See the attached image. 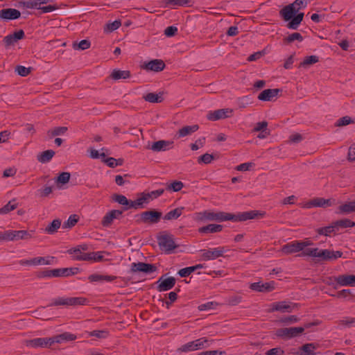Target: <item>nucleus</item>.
I'll return each instance as SVG.
<instances>
[{
    "instance_id": "obj_52",
    "label": "nucleus",
    "mask_w": 355,
    "mask_h": 355,
    "mask_svg": "<svg viewBox=\"0 0 355 355\" xmlns=\"http://www.w3.org/2000/svg\"><path fill=\"white\" fill-rule=\"evenodd\" d=\"M15 71L18 75L25 77L31 73V67H26L21 65H18L15 68Z\"/></svg>"
},
{
    "instance_id": "obj_46",
    "label": "nucleus",
    "mask_w": 355,
    "mask_h": 355,
    "mask_svg": "<svg viewBox=\"0 0 355 355\" xmlns=\"http://www.w3.org/2000/svg\"><path fill=\"white\" fill-rule=\"evenodd\" d=\"M295 40L302 42L303 40L302 35L300 33H293L284 38V42L288 44L291 43Z\"/></svg>"
},
{
    "instance_id": "obj_33",
    "label": "nucleus",
    "mask_w": 355,
    "mask_h": 355,
    "mask_svg": "<svg viewBox=\"0 0 355 355\" xmlns=\"http://www.w3.org/2000/svg\"><path fill=\"white\" fill-rule=\"evenodd\" d=\"M355 205L353 200L343 204L338 207V213L341 214H348L352 212H355Z\"/></svg>"
},
{
    "instance_id": "obj_9",
    "label": "nucleus",
    "mask_w": 355,
    "mask_h": 355,
    "mask_svg": "<svg viewBox=\"0 0 355 355\" xmlns=\"http://www.w3.org/2000/svg\"><path fill=\"white\" fill-rule=\"evenodd\" d=\"M158 244L160 248L166 253H170L177 248L173 238L170 234H163L158 237Z\"/></svg>"
},
{
    "instance_id": "obj_41",
    "label": "nucleus",
    "mask_w": 355,
    "mask_h": 355,
    "mask_svg": "<svg viewBox=\"0 0 355 355\" xmlns=\"http://www.w3.org/2000/svg\"><path fill=\"white\" fill-rule=\"evenodd\" d=\"M319 62V58L317 55H309L304 58V60L300 64L299 67L306 68L310 65Z\"/></svg>"
},
{
    "instance_id": "obj_49",
    "label": "nucleus",
    "mask_w": 355,
    "mask_h": 355,
    "mask_svg": "<svg viewBox=\"0 0 355 355\" xmlns=\"http://www.w3.org/2000/svg\"><path fill=\"white\" fill-rule=\"evenodd\" d=\"M89 336L98 338H105L109 336V332L106 330H94L89 332Z\"/></svg>"
},
{
    "instance_id": "obj_56",
    "label": "nucleus",
    "mask_w": 355,
    "mask_h": 355,
    "mask_svg": "<svg viewBox=\"0 0 355 355\" xmlns=\"http://www.w3.org/2000/svg\"><path fill=\"white\" fill-rule=\"evenodd\" d=\"M31 259L32 266H38V265H49L50 264L49 261H46L44 257H37Z\"/></svg>"
},
{
    "instance_id": "obj_50",
    "label": "nucleus",
    "mask_w": 355,
    "mask_h": 355,
    "mask_svg": "<svg viewBox=\"0 0 355 355\" xmlns=\"http://www.w3.org/2000/svg\"><path fill=\"white\" fill-rule=\"evenodd\" d=\"M70 177H71V175L69 173L62 172L57 178L56 182L60 183L62 184H66L69 181Z\"/></svg>"
},
{
    "instance_id": "obj_4",
    "label": "nucleus",
    "mask_w": 355,
    "mask_h": 355,
    "mask_svg": "<svg viewBox=\"0 0 355 355\" xmlns=\"http://www.w3.org/2000/svg\"><path fill=\"white\" fill-rule=\"evenodd\" d=\"M88 300L83 297H59L51 300L48 306H76L79 305H85Z\"/></svg>"
},
{
    "instance_id": "obj_36",
    "label": "nucleus",
    "mask_w": 355,
    "mask_h": 355,
    "mask_svg": "<svg viewBox=\"0 0 355 355\" xmlns=\"http://www.w3.org/2000/svg\"><path fill=\"white\" fill-rule=\"evenodd\" d=\"M214 340H209L207 338L202 337L193 340L196 350L209 347Z\"/></svg>"
},
{
    "instance_id": "obj_38",
    "label": "nucleus",
    "mask_w": 355,
    "mask_h": 355,
    "mask_svg": "<svg viewBox=\"0 0 355 355\" xmlns=\"http://www.w3.org/2000/svg\"><path fill=\"white\" fill-rule=\"evenodd\" d=\"M183 209L184 207H178L174 209L165 214L164 219L166 220L177 219L182 215Z\"/></svg>"
},
{
    "instance_id": "obj_62",
    "label": "nucleus",
    "mask_w": 355,
    "mask_h": 355,
    "mask_svg": "<svg viewBox=\"0 0 355 355\" xmlns=\"http://www.w3.org/2000/svg\"><path fill=\"white\" fill-rule=\"evenodd\" d=\"M267 126H268V123L266 121L259 122L255 125V126L253 129V131L254 132H259V131L263 132L266 130Z\"/></svg>"
},
{
    "instance_id": "obj_60",
    "label": "nucleus",
    "mask_w": 355,
    "mask_h": 355,
    "mask_svg": "<svg viewBox=\"0 0 355 355\" xmlns=\"http://www.w3.org/2000/svg\"><path fill=\"white\" fill-rule=\"evenodd\" d=\"M242 300V297L240 295H232L228 297L227 302L229 305L236 306L239 304Z\"/></svg>"
},
{
    "instance_id": "obj_26",
    "label": "nucleus",
    "mask_w": 355,
    "mask_h": 355,
    "mask_svg": "<svg viewBox=\"0 0 355 355\" xmlns=\"http://www.w3.org/2000/svg\"><path fill=\"white\" fill-rule=\"evenodd\" d=\"M151 198V195L142 193L141 196L135 200H131V208L139 209L142 208L144 204H148Z\"/></svg>"
},
{
    "instance_id": "obj_5",
    "label": "nucleus",
    "mask_w": 355,
    "mask_h": 355,
    "mask_svg": "<svg viewBox=\"0 0 355 355\" xmlns=\"http://www.w3.org/2000/svg\"><path fill=\"white\" fill-rule=\"evenodd\" d=\"M49 1L51 0H25L21 4L26 8L37 9L41 10V13H48L58 8L56 4L44 6Z\"/></svg>"
},
{
    "instance_id": "obj_34",
    "label": "nucleus",
    "mask_w": 355,
    "mask_h": 355,
    "mask_svg": "<svg viewBox=\"0 0 355 355\" xmlns=\"http://www.w3.org/2000/svg\"><path fill=\"white\" fill-rule=\"evenodd\" d=\"M110 77L114 80L126 79L130 77V72L128 70L114 69Z\"/></svg>"
},
{
    "instance_id": "obj_64",
    "label": "nucleus",
    "mask_w": 355,
    "mask_h": 355,
    "mask_svg": "<svg viewBox=\"0 0 355 355\" xmlns=\"http://www.w3.org/2000/svg\"><path fill=\"white\" fill-rule=\"evenodd\" d=\"M284 352L281 348H272L269 349L267 352V355H284Z\"/></svg>"
},
{
    "instance_id": "obj_20",
    "label": "nucleus",
    "mask_w": 355,
    "mask_h": 355,
    "mask_svg": "<svg viewBox=\"0 0 355 355\" xmlns=\"http://www.w3.org/2000/svg\"><path fill=\"white\" fill-rule=\"evenodd\" d=\"M166 65L163 60L159 59H155L147 62L144 65V69L147 71H153L155 72H159L164 70Z\"/></svg>"
},
{
    "instance_id": "obj_24",
    "label": "nucleus",
    "mask_w": 355,
    "mask_h": 355,
    "mask_svg": "<svg viewBox=\"0 0 355 355\" xmlns=\"http://www.w3.org/2000/svg\"><path fill=\"white\" fill-rule=\"evenodd\" d=\"M232 110H230L228 109H220L215 110L214 112H210L207 114V119L210 121H217L222 119H225L228 117L227 114L229 112H232Z\"/></svg>"
},
{
    "instance_id": "obj_35",
    "label": "nucleus",
    "mask_w": 355,
    "mask_h": 355,
    "mask_svg": "<svg viewBox=\"0 0 355 355\" xmlns=\"http://www.w3.org/2000/svg\"><path fill=\"white\" fill-rule=\"evenodd\" d=\"M114 201L118 202L121 205L126 206L124 209L127 210L131 208V200L127 199V198L121 194H114L112 197Z\"/></svg>"
},
{
    "instance_id": "obj_2",
    "label": "nucleus",
    "mask_w": 355,
    "mask_h": 355,
    "mask_svg": "<svg viewBox=\"0 0 355 355\" xmlns=\"http://www.w3.org/2000/svg\"><path fill=\"white\" fill-rule=\"evenodd\" d=\"M307 5L306 0H295L293 3L284 6L280 11L279 15L288 21L287 28L292 30H297L303 20L304 13L300 12L295 15L298 10L304 8Z\"/></svg>"
},
{
    "instance_id": "obj_54",
    "label": "nucleus",
    "mask_w": 355,
    "mask_h": 355,
    "mask_svg": "<svg viewBox=\"0 0 355 355\" xmlns=\"http://www.w3.org/2000/svg\"><path fill=\"white\" fill-rule=\"evenodd\" d=\"M90 42L87 40H83L78 44H73V48L75 49L85 50L90 47Z\"/></svg>"
},
{
    "instance_id": "obj_53",
    "label": "nucleus",
    "mask_w": 355,
    "mask_h": 355,
    "mask_svg": "<svg viewBox=\"0 0 355 355\" xmlns=\"http://www.w3.org/2000/svg\"><path fill=\"white\" fill-rule=\"evenodd\" d=\"M69 271L67 268H55L53 269L52 274L55 275V277H69Z\"/></svg>"
},
{
    "instance_id": "obj_1",
    "label": "nucleus",
    "mask_w": 355,
    "mask_h": 355,
    "mask_svg": "<svg viewBox=\"0 0 355 355\" xmlns=\"http://www.w3.org/2000/svg\"><path fill=\"white\" fill-rule=\"evenodd\" d=\"M200 220H216L218 222L231 220L233 222H243L248 220L261 218L265 215L264 212L257 210H251L239 212L236 214L223 211L214 212L209 210L198 214Z\"/></svg>"
},
{
    "instance_id": "obj_61",
    "label": "nucleus",
    "mask_w": 355,
    "mask_h": 355,
    "mask_svg": "<svg viewBox=\"0 0 355 355\" xmlns=\"http://www.w3.org/2000/svg\"><path fill=\"white\" fill-rule=\"evenodd\" d=\"M180 350L184 352L196 350L193 340L182 345L181 347L180 348Z\"/></svg>"
},
{
    "instance_id": "obj_21",
    "label": "nucleus",
    "mask_w": 355,
    "mask_h": 355,
    "mask_svg": "<svg viewBox=\"0 0 355 355\" xmlns=\"http://www.w3.org/2000/svg\"><path fill=\"white\" fill-rule=\"evenodd\" d=\"M101 252H93L89 253L83 252L80 257H77L78 261H101L103 260V257Z\"/></svg>"
},
{
    "instance_id": "obj_57",
    "label": "nucleus",
    "mask_w": 355,
    "mask_h": 355,
    "mask_svg": "<svg viewBox=\"0 0 355 355\" xmlns=\"http://www.w3.org/2000/svg\"><path fill=\"white\" fill-rule=\"evenodd\" d=\"M188 3L189 0H166V3L171 6H182Z\"/></svg>"
},
{
    "instance_id": "obj_47",
    "label": "nucleus",
    "mask_w": 355,
    "mask_h": 355,
    "mask_svg": "<svg viewBox=\"0 0 355 355\" xmlns=\"http://www.w3.org/2000/svg\"><path fill=\"white\" fill-rule=\"evenodd\" d=\"M214 159L213 155L205 153L198 158V162L199 164L203 163L205 164H210Z\"/></svg>"
},
{
    "instance_id": "obj_11",
    "label": "nucleus",
    "mask_w": 355,
    "mask_h": 355,
    "mask_svg": "<svg viewBox=\"0 0 355 355\" xmlns=\"http://www.w3.org/2000/svg\"><path fill=\"white\" fill-rule=\"evenodd\" d=\"M226 250L224 247H218L209 250H202L201 257L202 260H214L218 257H223Z\"/></svg>"
},
{
    "instance_id": "obj_7",
    "label": "nucleus",
    "mask_w": 355,
    "mask_h": 355,
    "mask_svg": "<svg viewBox=\"0 0 355 355\" xmlns=\"http://www.w3.org/2000/svg\"><path fill=\"white\" fill-rule=\"evenodd\" d=\"M304 331L302 327H293L278 329L275 335L283 339L288 340L301 335Z\"/></svg>"
},
{
    "instance_id": "obj_25",
    "label": "nucleus",
    "mask_w": 355,
    "mask_h": 355,
    "mask_svg": "<svg viewBox=\"0 0 355 355\" xmlns=\"http://www.w3.org/2000/svg\"><path fill=\"white\" fill-rule=\"evenodd\" d=\"M293 310L292 304H288L286 301L275 302L272 304L271 311H281L283 313H291Z\"/></svg>"
},
{
    "instance_id": "obj_17",
    "label": "nucleus",
    "mask_w": 355,
    "mask_h": 355,
    "mask_svg": "<svg viewBox=\"0 0 355 355\" xmlns=\"http://www.w3.org/2000/svg\"><path fill=\"white\" fill-rule=\"evenodd\" d=\"M281 92L279 89H267L262 91L258 96V99L262 101H273Z\"/></svg>"
},
{
    "instance_id": "obj_13",
    "label": "nucleus",
    "mask_w": 355,
    "mask_h": 355,
    "mask_svg": "<svg viewBox=\"0 0 355 355\" xmlns=\"http://www.w3.org/2000/svg\"><path fill=\"white\" fill-rule=\"evenodd\" d=\"M130 270L132 272H144L146 274L154 272L157 270V267L150 263L144 262L132 263Z\"/></svg>"
},
{
    "instance_id": "obj_15",
    "label": "nucleus",
    "mask_w": 355,
    "mask_h": 355,
    "mask_svg": "<svg viewBox=\"0 0 355 355\" xmlns=\"http://www.w3.org/2000/svg\"><path fill=\"white\" fill-rule=\"evenodd\" d=\"M275 285L273 281L266 283L259 282L251 284L250 288L257 292H270L275 289Z\"/></svg>"
},
{
    "instance_id": "obj_22",
    "label": "nucleus",
    "mask_w": 355,
    "mask_h": 355,
    "mask_svg": "<svg viewBox=\"0 0 355 355\" xmlns=\"http://www.w3.org/2000/svg\"><path fill=\"white\" fill-rule=\"evenodd\" d=\"M101 252H93L89 253L83 252L80 257H77L78 261H101L103 260V257Z\"/></svg>"
},
{
    "instance_id": "obj_19",
    "label": "nucleus",
    "mask_w": 355,
    "mask_h": 355,
    "mask_svg": "<svg viewBox=\"0 0 355 355\" xmlns=\"http://www.w3.org/2000/svg\"><path fill=\"white\" fill-rule=\"evenodd\" d=\"M335 282L341 286H355V275H342L335 277Z\"/></svg>"
},
{
    "instance_id": "obj_59",
    "label": "nucleus",
    "mask_w": 355,
    "mask_h": 355,
    "mask_svg": "<svg viewBox=\"0 0 355 355\" xmlns=\"http://www.w3.org/2000/svg\"><path fill=\"white\" fill-rule=\"evenodd\" d=\"M121 25V23L119 20H115L112 23H109L106 25V27L105 28V31H107L109 32H112L113 31H115L118 29Z\"/></svg>"
},
{
    "instance_id": "obj_10",
    "label": "nucleus",
    "mask_w": 355,
    "mask_h": 355,
    "mask_svg": "<svg viewBox=\"0 0 355 355\" xmlns=\"http://www.w3.org/2000/svg\"><path fill=\"white\" fill-rule=\"evenodd\" d=\"M53 344H54L53 342V338H33L31 340H27L25 341V345L27 347H33V348H37V347H49Z\"/></svg>"
},
{
    "instance_id": "obj_23",
    "label": "nucleus",
    "mask_w": 355,
    "mask_h": 355,
    "mask_svg": "<svg viewBox=\"0 0 355 355\" xmlns=\"http://www.w3.org/2000/svg\"><path fill=\"white\" fill-rule=\"evenodd\" d=\"M21 12L15 8H5L1 10V17L2 19L12 20L19 18Z\"/></svg>"
},
{
    "instance_id": "obj_48",
    "label": "nucleus",
    "mask_w": 355,
    "mask_h": 355,
    "mask_svg": "<svg viewBox=\"0 0 355 355\" xmlns=\"http://www.w3.org/2000/svg\"><path fill=\"white\" fill-rule=\"evenodd\" d=\"M355 121L352 119V118L349 116H345L340 118L336 123V126H344L349 125L350 123H353Z\"/></svg>"
},
{
    "instance_id": "obj_16",
    "label": "nucleus",
    "mask_w": 355,
    "mask_h": 355,
    "mask_svg": "<svg viewBox=\"0 0 355 355\" xmlns=\"http://www.w3.org/2000/svg\"><path fill=\"white\" fill-rule=\"evenodd\" d=\"M123 214L122 211L118 209H113L107 212L103 218L101 220V225L103 227H110L114 219L119 218Z\"/></svg>"
},
{
    "instance_id": "obj_42",
    "label": "nucleus",
    "mask_w": 355,
    "mask_h": 355,
    "mask_svg": "<svg viewBox=\"0 0 355 355\" xmlns=\"http://www.w3.org/2000/svg\"><path fill=\"white\" fill-rule=\"evenodd\" d=\"M60 225L61 220L60 219H55L45 228V232L48 234H53L58 231Z\"/></svg>"
},
{
    "instance_id": "obj_27",
    "label": "nucleus",
    "mask_w": 355,
    "mask_h": 355,
    "mask_svg": "<svg viewBox=\"0 0 355 355\" xmlns=\"http://www.w3.org/2000/svg\"><path fill=\"white\" fill-rule=\"evenodd\" d=\"M339 329L355 328V317L345 316L336 321Z\"/></svg>"
},
{
    "instance_id": "obj_40",
    "label": "nucleus",
    "mask_w": 355,
    "mask_h": 355,
    "mask_svg": "<svg viewBox=\"0 0 355 355\" xmlns=\"http://www.w3.org/2000/svg\"><path fill=\"white\" fill-rule=\"evenodd\" d=\"M18 206L15 199L10 200L6 205L0 209V214H6L15 209Z\"/></svg>"
},
{
    "instance_id": "obj_29",
    "label": "nucleus",
    "mask_w": 355,
    "mask_h": 355,
    "mask_svg": "<svg viewBox=\"0 0 355 355\" xmlns=\"http://www.w3.org/2000/svg\"><path fill=\"white\" fill-rule=\"evenodd\" d=\"M223 230V225L218 224H209L206 226L201 227L198 229L200 234H209L220 232Z\"/></svg>"
},
{
    "instance_id": "obj_58",
    "label": "nucleus",
    "mask_w": 355,
    "mask_h": 355,
    "mask_svg": "<svg viewBox=\"0 0 355 355\" xmlns=\"http://www.w3.org/2000/svg\"><path fill=\"white\" fill-rule=\"evenodd\" d=\"M193 272L194 268L189 266L180 269L178 273L181 277H186L189 276Z\"/></svg>"
},
{
    "instance_id": "obj_12",
    "label": "nucleus",
    "mask_w": 355,
    "mask_h": 355,
    "mask_svg": "<svg viewBox=\"0 0 355 355\" xmlns=\"http://www.w3.org/2000/svg\"><path fill=\"white\" fill-rule=\"evenodd\" d=\"M9 241L28 240L33 238L34 230H8Z\"/></svg>"
},
{
    "instance_id": "obj_28",
    "label": "nucleus",
    "mask_w": 355,
    "mask_h": 355,
    "mask_svg": "<svg viewBox=\"0 0 355 355\" xmlns=\"http://www.w3.org/2000/svg\"><path fill=\"white\" fill-rule=\"evenodd\" d=\"M172 144V141L159 140L154 142L152 144L150 149L155 152L165 151L170 148Z\"/></svg>"
},
{
    "instance_id": "obj_55",
    "label": "nucleus",
    "mask_w": 355,
    "mask_h": 355,
    "mask_svg": "<svg viewBox=\"0 0 355 355\" xmlns=\"http://www.w3.org/2000/svg\"><path fill=\"white\" fill-rule=\"evenodd\" d=\"M67 130V127H56L52 130H49L48 134L51 136H57L64 134Z\"/></svg>"
},
{
    "instance_id": "obj_45",
    "label": "nucleus",
    "mask_w": 355,
    "mask_h": 355,
    "mask_svg": "<svg viewBox=\"0 0 355 355\" xmlns=\"http://www.w3.org/2000/svg\"><path fill=\"white\" fill-rule=\"evenodd\" d=\"M78 219L79 218L76 214L71 215L68 220L64 223L63 228H71L77 223Z\"/></svg>"
},
{
    "instance_id": "obj_37",
    "label": "nucleus",
    "mask_w": 355,
    "mask_h": 355,
    "mask_svg": "<svg viewBox=\"0 0 355 355\" xmlns=\"http://www.w3.org/2000/svg\"><path fill=\"white\" fill-rule=\"evenodd\" d=\"M55 152L53 150H46L37 156V160L41 163H47L53 158Z\"/></svg>"
},
{
    "instance_id": "obj_3",
    "label": "nucleus",
    "mask_w": 355,
    "mask_h": 355,
    "mask_svg": "<svg viewBox=\"0 0 355 355\" xmlns=\"http://www.w3.org/2000/svg\"><path fill=\"white\" fill-rule=\"evenodd\" d=\"M343 252L341 251H334L328 249L320 250L318 248H307L304 250L299 257H311L315 259V261H331L336 260L341 257Z\"/></svg>"
},
{
    "instance_id": "obj_31",
    "label": "nucleus",
    "mask_w": 355,
    "mask_h": 355,
    "mask_svg": "<svg viewBox=\"0 0 355 355\" xmlns=\"http://www.w3.org/2000/svg\"><path fill=\"white\" fill-rule=\"evenodd\" d=\"M199 129V126L197 124L192 125H187L180 128L178 132V137H184L191 135L196 132Z\"/></svg>"
},
{
    "instance_id": "obj_51",
    "label": "nucleus",
    "mask_w": 355,
    "mask_h": 355,
    "mask_svg": "<svg viewBox=\"0 0 355 355\" xmlns=\"http://www.w3.org/2000/svg\"><path fill=\"white\" fill-rule=\"evenodd\" d=\"M183 186L184 184L181 181H174L167 186V189L177 192L180 191Z\"/></svg>"
},
{
    "instance_id": "obj_32",
    "label": "nucleus",
    "mask_w": 355,
    "mask_h": 355,
    "mask_svg": "<svg viewBox=\"0 0 355 355\" xmlns=\"http://www.w3.org/2000/svg\"><path fill=\"white\" fill-rule=\"evenodd\" d=\"M337 228L335 223H332L331 225L320 227L316 230V232L320 235H324L326 236H331V234L337 232Z\"/></svg>"
},
{
    "instance_id": "obj_14",
    "label": "nucleus",
    "mask_w": 355,
    "mask_h": 355,
    "mask_svg": "<svg viewBox=\"0 0 355 355\" xmlns=\"http://www.w3.org/2000/svg\"><path fill=\"white\" fill-rule=\"evenodd\" d=\"M157 290L159 292L166 291L174 287L175 284V279L173 277L164 278L161 277L157 282Z\"/></svg>"
},
{
    "instance_id": "obj_44",
    "label": "nucleus",
    "mask_w": 355,
    "mask_h": 355,
    "mask_svg": "<svg viewBox=\"0 0 355 355\" xmlns=\"http://www.w3.org/2000/svg\"><path fill=\"white\" fill-rule=\"evenodd\" d=\"M144 98L146 101L149 103H161L163 101V98L162 94L160 95L155 94V93H148L144 96Z\"/></svg>"
},
{
    "instance_id": "obj_18",
    "label": "nucleus",
    "mask_w": 355,
    "mask_h": 355,
    "mask_svg": "<svg viewBox=\"0 0 355 355\" xmlns=\"http://www.w3.org/2000/svg\"><path fill=\"white\" fill-rule=\"evenodd\" d=\"M331 205L330 199H324L322 198H315L313 200L306 202L304 207L311 208V207H327Z\"/></svg>"
},
{
    "instance_id": "obj_63",
    "label": "nucleus",
    "mask_w": 355,
    "mask_h": 355,
    "mask_svg": "<svg viewBox=\"0 0 355 355\" xmlns=\"http://www.w3.org/2000/svg\"><path fill=\"white\" fill-rule=\"evenodd\" d=\"M216 305V303L214 302H209L205 304H202L198 306V309L200 311H206L212 309L214 308V306Z\"/></svg>"
},
{
    "instance_id": "obj_8",
    "label": "nucleus",
    "mask_w": 355,
    "mask_h": 355,
    "mask_svg": "<svg viewBox=\"0 0 355 355\" xmlns=\"http://www.w3.org/2000/svg\"><path fill=\"white\" fill-rule=\"evenodd\" d=\"M310 242L295 241L284 245L281 248V252L284 254H290L305 250L304 248L310 245Z\"/></svg>"
},
{
    "instance_id": "obj_30",
    "label": "nucleus",
    "mask_w": 355,
    "mask_h": 355,
    "mask_svg": "<svg viewBox=\"0 0 355 355\" xmlns=\"http://www.w3.org/2000/svg\"><path fill=\"white\" fill-rule=\"evenodd\" d=\"M53 338L54 343H61L63 341H72L75 340L77 336L69 332H64L61 334L55 336Z\"/></svg>"
},
{
    "instance_id": "obj_6",
    "label": "nucleus",
    "mask_w": 355,
    "mask_h": 355,
    "mask_svg": "<svg viewBox=\"0 0 355 355\" xmlns=\"http://www.w3.org/2000/svg\"><path fill=\"white\" fill-rule=\"evenodd\" d=\"M162 213L155 209L146 211L137 215L136 217L137 223H143L146 224H156L159 223L162 218Z\"/></svg>"
},
{
    "instance_id": "obj_39",
    "label": "nucleus",
    "mask_w": 355,
    "mask_h": 355,
    "mask_svg": "<svg viewBox=\"0 0 355 355\" xmlns=\"http://www.w3.org/2000/svg\"><path fill=\"white\" fill-rule=\"evenodd\" d=\"M315 349L313 343L305 344L300 348L299 355H315L314 352Z\"/></svg>"
},
{
    "instance_id": "obj_43",
    "label": "nucleus",
    "mask_w": 355,
    "mask_h": 355,
    "mask_svg": "<svg viewBox=\"0 0 355 355\" xmlns=\"http://www.w3.org/2000/svg\"><path fill=\"white\" fill-rule=\"evenodd\" d=\"M338 231L339 228H347V227H352L355 226V223L349 219L345 218L338 220L334 222Z\"/></svg>"
}]
</instances>
